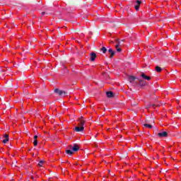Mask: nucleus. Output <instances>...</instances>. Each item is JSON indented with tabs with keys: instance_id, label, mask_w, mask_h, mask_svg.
I'll return each instance as SVG.
<instances>
[{
	"instance_id": "f257e3e1",
	"label": "nucleus",
	"mask_w": 181,
	"mask_h": 181,
	"mask_svg": "<svg viewBox=\"0 0 181 181\" xmlns=\"http://www.w3.org/2000/svg\"><path fill=\"white\" fill-rule=\"evenodd\" d=\"M54 93L58 94V95H60L61 97H63L64 95H66V94H67V92H66V90H62L59 88H55Z\"/></svg>"
},
{
	"instance_id": "f03ea898",
	"label": "nucleus",
	"mask_w": 181,
	"mask_h": 181,
	"mask_svg": "<svg viewBox=\"0 0 181 181\" xmlns=\"http://www.w3.org/2000/svg\"><path fill=\"white\" fill-rule=\"evenodd\" d=\"M137 80L139 83L136 82V83L140 86V87H145V86H146V81L139 78H137Z\"/></svg>"
},
{
	"instance_id": "7ed1b4c3",
	"label": "nucleus",
	"mask_w": 181,
	"mask_h": 181,
	"mask_svg": "<svg viewBox=\"0 0 181 181\" xmlns=\"http://www.w3.org/2000/svg\"><path fill=\"white\" fill-rule=\"evenodd\" d=\"M74 131H76V132H84V127H75Z\"/></svg>"
},
{
	"instance_id": "20e7f679",
	"label": "nucleus",
	"mask_w": 181,
	"mask_h": 181,
	"mask_svg": "<svg viewBox=\"0 0 181 181\" xmlns=\"http://www.w3.org/2000/svg\"><path fill=\"white\" fill-rule=\"evenodd\" d=\"M108 53H110V57L109 59H112V57H114V56L115 55V51L112 50V49L110 48L108 49Z\"/></svg>"
},
{
	"instance_id": "39448f33",
	"label": "nucleus",
	"mask_w": 181,
	"mask_h": 181,
	"mask_svg": "<svg viewBox=\"0 0 181 181\" xmlns=\"http://www.w3.org/2000/svg\"><path fill=\"white\" fill-rule=\"evenodd\" d=\"M95 59H97V54H95V52L90 53V62H94Z\"/></svg>"
},
{
	"instance_id": "423d86ee",
	"label": "nucleus",
	"mask_w": 181,
	"mask_h": 181,
	"mask_svg": "<svg viewBox=\"0 0 181 181\" xmlns=\"http://www.w3.org/2000/svg\"><path fill=\"white\" fill-rule=\"evenodd\" d=\"M158 136H159L160 138L166 137L168 136V132H160L158 134Z\"/></svg>"
},
{
	"instance_id": "0eeeda50",
	"label": "nucleus",
	"mask_w": 181,
	"mask_h": 181,
	"mask_svg": "<svg viewBox=\"0 0 181 181\" xmlns=\"http://www.w3.org/2000/svg\"><path fill=\"white\" fill-rule=\"evenodd\" d=\"M80 150V147L78 146V144H74V146L72 147V151L74 152H77Z\"/></svg>"
},
{
	"instance_id": "6e6552de",
	"label": "nucleus",
	"mask_w": 181,
	"mask_h": 181,
	"mask_svg": "<svg viewBox=\"0 0 181 181\" xmlns=\"http://www.w3.org/2000/svg\"><path fill=\"white\" fill-rule=\"evenodd\" d=\"M141 77H142V78H144V80H147V81H151V76H148L145 75L144 72L141 73Z\"/></svg>"
},
{
	"instance_id": "1a4fd4ad",
	"label": "nucleus",
	"mask_w": 181,
	"mask_h": 181,
	"mask_svg": "<svg viewBox=\"0 0 181 181\" xmlns=\"http://www.w3.org/2000/svg\"><path fill=\"white\" fill-rule=\"evenodd\" d=\"M79 123H78V127H84V124H86V120L78 119Z\"/></svg>"
},
{
	"instance_id": "9d476101",
	"label": "nucleus",
	"mask_w": 181,
	"mask_h": 181,
	"mask_svg": "<svg viewBox=\"0 0 181 181\" xmlns=\"http://www.w3.org/2000/svg\"><path fill=\"white\" fill-rule=\"evenodd\" d=\"M106 95L108 97V98H112V97H114V93L112 91H108L106 93Z\"/></svg>"
},
{
	"instance_id": "9b49d317",
	"label": "nucleus",
	"mask_w": 181,
	"mask_h": 181,
	"mask_svg": "<svg viewBox=\"0 0 181 181\" xmlns=\"http://www.w3.org/2000/svg\"><path fill=\"white\" fill-rule=\"evenodd\" d=\"M134 80H136V78L135 76H131L129 77V83H133V81H134Z\"/></svg>"
},
{
	"instance_id": "f8f14e48",
	"label": "nucleus",
	"mask_w": 181,
	"mask_h": 181,
	"mask_svg": "<svg viewBox=\"0 0 181 181\" xmlns=\"http://www.w3.org/2000/svg\"><path fill=\"white\" fill-rule=\"evenodd\" d=\"M34 146H37V136H34V141H33Z\"/></svg>"
},
{
	"instance_id": "ddd939ff",
	"label": "nucleus",
	"mask_w": 181,
	"mask_h": 181,
	"mask_svg": "<svg viewBox=\"0 0 181 181\" xmlns=\"http://www.w3.org/2000/svg\"><path fill=\"white\" fill-rule=\"evenodd\" d=\"M144 127H145V128H149L150 129H152L153 126H152L151 124L146 123L144 124Z\"/></svg>"
},
{
	"instance_id": "4468645a",
	"label": "nucleus",
	"mask_w": 181,
	"mask_h": 181,
	"mask_svg": "<svg viewBox=\"0 0 181 181\" xmlns=\"http://www.w3.org/2000/svg\"><path fill=\"white\" fill-rule=\"evenodd\" d=\"M100 52L105 54L107 53V48L105 47H102L100 49Z\"/></svg>"
},
{
	"instance_id": "2eb2a0df",
	"label": "nucleus",
	"mask_w": 181,
	"mask_h": 181,
	"mask_svg": "<svg viewBox=\"0 0 181 181\" xmlns=\"http://www.w3.org/2000/svg\"><path fill=\"white\" fill-rule=\"evenodd\" d=\"M156 71H157V73H160V71H162V68H160V66H156Z\"/></svg>"
},
{
	"instance_id": "dca6fc26",
	"label": "nucleus",
	"mask_w": 181,
	"mask_h": 181,
	"mask_svg": "<svg viewBox=\"0 0 181 181\" xmlns=\"http://www.w3.org/2000/svg\"><path fill=\"white\" fill-rule=\"evenodd\" d=\"M66 155H70V156H71V155H73V151H71V150H66Z\"/></svg>"
},
{
	"instance_id": "f3484780",
	"label": "nucleus",
	"mask_w": 181,
	"mask_h": 181,
	"mask_svg": "<svg viewBox=\"0 0 181 181\" xmlns=\"http://www.w3.org/2000/svg\"><path fill=\"white\" fill-rule=\"evenodd\" d=\"M115 47H116V50H117V52H118V53H120V52H122V49L119 47V46H118V45H116Z\"/></svg>"
},
{
	"instance_id": "a211bd4d",
	"label": "nucleus",
	"mask_w": 181,
	"mask_h": 181,
	"mask_svg": "<svg viewBox=\"0 0 181 181\" xmlns=\"http://www.w3.org/2000/svg\"><path fill=\"white\" fill-rule=\"evenodd\" d=\"M139 6H141L140 4H136V5L134 6V8L136 9V11H139Z\"/></svg>"
},
{
	"instance_id": "6ab92c4d",
	"label": "nucleus",
	"mask_w": 181,
	"mask_h": 181,
	"mask_svg": "<svg viewBox=\"0 0 181 181\" xmlns=\"http://www.w3.org/2000/svg\"><path fill=\"white\" fill-rule=\"evenodd\" d=\"M149 124H155V120L153 119V118H152V117L150 118Z\"/></svg>"
},
{
	"instance_id": "aec40b11",
	"label": "nucleus",
	"mask_w": 181,
	"mask_h": 181,
	"mask_svg": "<svg viewBox=\"0 0 181 181\" xmlns=\"http://www.w3.org/2000/svg\"><path fill=\"white\" fill-rule=\"evenodd\" d=\"M116 45H118V46H121V41H119V40L117 39L116 40Z\"/></svg>"
},
{
	"instance_id": "412c9836",
	"label": "nucleus",
	"mask_w": 181,
	"mask_h": 181,
	"mask_svg": "<svg viewBox=\"0 0 181 181\" xmlns=\"http://www.w3.org/2000/svg\"><path fill=\"white\" fill-rule=\"evenodd\" d=\"M9 141V139H4L3 140V144H6V142H8Z\"/></svg>"
},
{
	"instance_id": "4be33fe9",
	"label": "nucleus",
	"mask_w": 181,
	"mask_h": 181,
	"mask_svg": "<svg viewBox=\"0 0 181 181\" xmlns=\"http://www.w3.org/2000/svg\"><path fill=\"white\" fill-rule=\"evenodd\" d=\"M43 163H45V161L40 160L39 164H38V166H42V165H43Z\"/></svg>"
},
{
	"instance_id": "5701e85b",
	"label": "nucleus",
	"mask_w": 181,
	"mask_h": 181,
	"mask_svg": "<svg viewBox=\"0 0 181 181\" xmlns=\"http://www.w3.org/2000/svg\"><path fill=\"white\" fill-rule=\"evenodd\" d=\"M5 139H9V134H4Z\"/></svg>"
},
{
	"instance_id": "b1692460",
	"label": "nucleus",
	"mask_w": 181,
	"mask_h": 181,
	"mask_svg": "<svg viewBox=\"0 0 181 181\" xmlns=\"http://www.w3.org/2000/svg\"><path fill=\"white\" fill-rule=\"evenodd\" d=\"M42 16H43V15H49V13H46L45 11H43L41 13Z\"/></svg>"
},
{
	"instance_id": "393cba45",
	"label": "nucleus",
	"mask_w": 181,
	"mask_h": 181,
	"mask_svg": "<svg viewBox=\"0 0 181 181\" xmlns=\"http://www.w3.org/2000/svg\"><path fill=\"white\" fill-rule=\"evenodd\" d=\"M136 4H137L138 5H141V4H142V1H139V0H137L136 1Z\"/></svg>"
},
{
	"instance_id": "a878e982",
	"label": "nucleus",
	"mask_w": 181,
	"mask_h": 181,
	"mask_svg": "<svg viewBox=\"0 0 181 181\" xmlns=\"http://www.w3.org/2000/svg\"><path fill=\"white\" fill-rule=\"evenodd\" d=\"M146 122L147 124H149V123L151 122V119H147L146 120Z\"/></svg>"
},
{
	"instance_id": "bb28decb",
	"label": "nucleus",
	"mask_w": 181,
	"mask_h": 181,
	"mask_svg": "<svg viewBox=\"0 0 181 181\" xmlns=\"http://www.w3.org/2000/svg\"><path fill=\"white\" fill-rule=\"evenodd\" d=\"M132 105H133V107H136V105H138V104L137 103H134V104H132Z\"/></svg>"
},
{
	"instance_id": "cd10ccee",
	"label": "nucleus",
	"mask_w": 181,
	"mask_h": 181,
	"mask_svg": "<svg viewBox=\"0 0 181 181\" xmlns=\"http://www.w3.org/2000/svg\"><path fill=\"white\" fill-rule=\"evenodd\" d=\"M83 118H84V117H83V116H81L78 119H83Z\"/></svg>"
},
{
	"instance_id": "c85d7f7f",
	"label": "nucleus",
	"mask_w": 181,
	"mask_h": 181,
	"mask_svg": "<svg viewBox=\"0 0 181 181\" xmlns=\"http://www.w3.org/2000/svg\"><path fill=\"white\" fill-rule=\"evenodd\" d=\"M151 105V107H155V105Z\"/></svg>"
},
{
	"instance_id": "c756f323",
	"label": "nucleus",
	"mask_w": 181,
	"mask_h": 181,
	"mask_svg": "<svg viewBox=\"0 0 181 181\" xmlns=\"http://www.w3.org/2000/svg\"><path fill=\"white\" fill-rule=\"evenodd\" d=\"M13 166H15V167H16V165H15V164H13Z\"/></svg>"
},
{
	"instance_id": "7c9ffc66",
	"label": "nucleus",
	"mask_w": 181,
	"mask_h": 181,
	"mask_svg": "<svg viewBox=\"0 0 181 181\" xmlns=\"http://www.w3.org/2000/svg\"><path fill=\"white\" fill-rule=\"evenodd\" d=\"M69 148H71V146H69Z\"/></svg>"
}]
</instances>
